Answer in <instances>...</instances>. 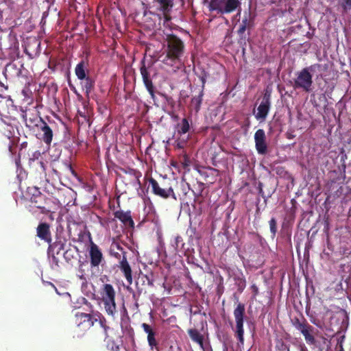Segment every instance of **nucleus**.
Segmentation results:
<instances>
[{
  "label": "nucleus",
  "instance_id": "1",
  "mask_svg": "<svg viewBox=\"0 0 351 351\" xmlns=\"http://www.w3.org/2000/svg\"><path fill=\"white\" fill-rule=\"evenodd\" d=\"M328 68L326 64H313L309 66L302 69L296 73L294 80L293 88L301 89L306 93H311L313 90V73H317V77H322L323 72Z\"/></svg>",
  "mask_w": 351,
  "mask_h": 351
},
{
  "label": "nucleus",
  "instance_id": "2",
  "mask_svg": "<svg viewBox=\"0 0 351 351\" xmlns=\"http://www.w3.org/2000/svg\"><path fill=\"white\" fill-rule=\"evenodd\" d=\"M167 55L163 62L169 66L182 63V57L184 52V44L178 36L173 34H167L166 38Z\"/></svg>",
  "mask_w": 351,
  "mask_h": 351
},
{
  "label": "nucleus",
  "instance_id": "3",
  "mask_svg": "<svg viewBox=\"0 0 351 351\" xmlns=\"http://www.w3.org/2000/svg\"><path fill=\"white\" fill-rule=\"evenodd\" d=\"M101 302L106 313L113 319L116 318L117 314V305L115 302L116 293L112 285L105 284L103 285L101 291Z\"/></svg>",
  "mask_w": 351,
  "mask_h": 351
},
{
  "label": "nucleus",
  "instance_id": "4",
  "mask_svg": "<svg viewBox=\"0 0 351 351\" xmlns=\"http://www.w3.org/2000/svg\"><path fill=\"white\" fill-rule=\"evenodd\" d=\"M245 307L243 303H239L234 309L233 315L235 320V326H232V330L234 333V337L238 340V345L243 346L244 345V321Z\"/></svg>",
  "mask_w": 351,
  "mask_h": 351
},
{
  "label": "nucleus",
  "instance_id": "5",
  "mask_svg": "<svg viewBox=\"0 0 351 351\" xmlns=\"http://www.w3.org/2000/svg\"><path fill=\"white\" fill-rule=\"evenodd\" d=\"M241 2L239 0H210L208 3V10L218 14H227L240 8Z\"/></svg>",
  "mask_w": 351,
  "mask_h": 351
},
{
  "label": "nucleus",
  "instance_id": "6",
  "mask_svg": "<svg viewBox=\"0 0 351 351\" xmlns=\"http://www.w3.org/2000/svg\"><path fill=\"white\" fill-rule=\"evenodd\" d=\"M271 106V93L266 91L257 108V112H254L256 119L260 122L265 121L270 111Z\"/></svg>",
  "mask_w": 351,
  "mask_h": 351
},
{
  "label": "nucleus",
  "instance_id": "7",
  "mask_svg": "<svg viewBox=\"0 0 351 351\" xmlns=\"http://www.w3.org/2000/svg\"><path fill=\"white\" fill-rule=\"evenodd\" d=\"M21 117L23 121L25 123L26 127L29 128H33L38 127L39 123H43V119L39 117L36 113L32 112L31 110H24L21 109Z\"/></svg>",
  "mask_w": 351,
  "mask_h": 351
},
{
  "label": "nucleus",
  "instance_id": "8",
  "mask_svg": "<svg viewBox=\"0 0 351 351\" xmlns=\"http://www.w3.org/2000/svg\"><path fill=\"white\" fill-rule=\"evenodd\" d=\"M69 232L74 241L84 243L90 239V234L84 226L74 224L73 228H69Z\"/></svg>",
  "mask_w": 351,
  "mask_h": 351
},
{
  "label": "nucleus",
  "instance_id": "9",
  "mask_svg": "<svg viewBox=\"0 0 351 351\" xmlns=\"http://www.w3.org/2000/svg\"><path fill=\"white\" fill-rule=\"evenodd\" d=\"M149 183L152 188V191L154 195L164 199H167L170 196H172L173 199H176L173 190L171 187L168 189L161 188L158 182L152 178H149Z\"/></svg>",
  "mask_w": 351,
  "mask_h": 351
},
{
  "label": "nucleus",
  "instance_id": "10",
  "mask_svg": "<svg viewBox=\"0 0 351 351\" xmlns=\"http://www.w3.org/2000/svg\"><path fill=\"white\" fill-rule=\"evenodd\" d=\"M88 255L90 257V266L93 269L98 268L99 265L104 261L103 254L99 247L94 243H91Z\"/></svg>",
  "mask_w": 351,
  "mask_h": 351
},
{
  "label": "nucleus",
  "instance_id": "11",
  "mask_svg": "<svg viewBox=\"0 0 351 351\" xmlns=\"http://www.w3.org/2000/svg\"><path fill=\"white\" fill-rule=\"evenodd\" d=\"M254 142L257 153L261 155H265L267 152V145L265 132L263 129H258L255 132Z\"/></svg>",
  "mask_w": 351,
  "mask_h": 351
},
{
  "label": "nucleus",
  "instance_id": "12",
  "mask_svg": "<svg viewBox=\"0 0 351 351\" xmlns=\"http://www.w3.org/2000/svg\"><path fill=\"white\" fill-rule=\"evenodd\" d=\"M12 99L10 97L0 95V115L8 117L15 110Z\"/></svg>",
  "mask_w": 351,
  "mask_h": 351
},
{
  "label": "nucleus",
  "instance_id": "13",
  "mask_svg": "<svg viewBox=\"0 0 351 351\" xmlns=\"http://www.w3.org/2000/svg\"><path fill=\"white\" fill-rule=\"evenodd\" d=\"M141 327L143 329V331L147 335V342L151 350H153L154 348H157L158 343L156 339V331L152 326L146 323H143L141 324Z\"/></svg>",
  "mask_w": 351,
  "mask_h": 351
},
{
  "label": "nucleus",
  "instance_id": "14",
  "mask_svg": "<svg viewBox=\"0 0 351 351\" xmlns=\"http://www.w3.org/2000/svg\"><path fill=\"white\" fill-rule=\"evenodd\" d=\"M184 243L182 237L177 235L171 238L169 252L172 255H176L178 253H184Z\"/></svg>",
  "mask_w": 351,
  "mask_h": 351
},
{
  "label": "nucleus",
  "instance_id": "15",
  "mask_svg": "<svg viewBox=\"0 0 351 351\" xmlns=\"http://www.w3.org/2000/svg\"><path fill=\"white\" fill-rule=\"evenodd\" d=\"M100 315L101 314L98 312L93 315L89 313L88 315H83V317L85 318V321L81 326L80 328L82 330L86 331L90 329L94 325L95 322L98 321V319H99V322L102 325L103 322L100 319Z\"/></svg>",
  "mask_w": 351,
  "mask_h": 351
},
{
  "label": "nucleus",
  "instance_id": "16",
  "mask_svg": "<svg viewBox=\"0 0 351 351\" xmlns=\"http://www.w3.org/2000/svg\"><path fill=\"white\" fill-rule=\"evenodd\" d=\"M114 217L119 219L124 225L134 227V223L131 216L130 211L117 210L114 213Z\"/></svg>",
  "mask_w": 351,
  "mask_h": 351
},
{
  "label": "nucleus",
  "instance_id": "17",
  "mask_svg": "<svg viewBox=\"0 0 351 351\" xmlns=\"http://www.w3.org/2000/svg\"><path fill=\"white\" fill-rule=\"evenodd\" d=\"M40 130L43 132L40 139L47 145H49L53 139V131L45 121L40 125Z\"/></svg>",
  "mask_w": 351,
  "mask_h": 351
},
{
  "label": "nucleus",
  "instance_id": "18",
  "mask_svg": "<svg viewBox=\"0 0 351 351\" xmlns=\"http://www.w3.org/2000/svg\"><path fill=\"white\" fill-rule=\"evenodd\" d=\"M188 334L191 339L197 343L202 350L206 351V348L204 344V336L197 329L191 328L188 330Z\"/></svg>",
  "mask_w": 351,
  "mask_h": 351
},
{
  "label": "nucleus",
  "instance_id": "19",
  "mask_svg": "<svg viewBox=\"0 0 351 351\" xmlns=\"http://www.w3.org/2000/svg\"><path fill=\"white\" fill-rule=\"evenodd\" d=\"M203 96H204L203 91H199L198 95L193 96L191 98L189 108H190V110L192 112H194L195 114H197L199 112V111L200 110L201 106L202 104V100H203Z\"/></svg>",
  "mask_w": 351,
  "mask_h": 351
},
{
  "label": "nucleus",
  "instance_id": "20",
  "mask_svg": "<svg viewBox=\"0 0 351 351\" xmlns=\"http://www.w3.org/2000/svg\"><path fill=\"white\" fill-rule=\"evenodd\" d=\"M120 268L123 273L126 280L129 284L132 282V269L127 261L125 256H123L122 260L120 261Z\"/></svg>",
  "mask_w": 351,
  "mask_h": 351
},
{
  "label": "nucleus",
  "instance_id": "21",
  "mask_svg": "<svg viewBox=\"0 0 351 351\" xmlns=\"http://www.w3.org/2000/svg\"><path fill=\"white\" fill-rule=\"evenodd\" d=\"M37 236L42 240L51 243L49 226L45 223H40L37 228Z\"/></svg>",
  "mask_w": 351,
  "mask_h": 351
},
{
  "label": "nucleus",
  "instance_id": "22",
  "mask_svg": "<svg viewBox=\"0 0 351 351\" xmlns=\"http://www.w3.org/2000/svg\"><path fill=\"white\" fill-rule=\"evenodd\" d=\"M141 66L140 67V72L143 78V84L145 86L153 84L152 80L150 78L148 69L145 66V60H143L141 62Z\"/></svg>",
  "mask_w": 351,
  "mask_h": 351
},
{
  "label": "nucleus",
  "instance_id": "23",
  "mask_svg": "<svg viewBox=\"0 0 351 351\" xmlns=\"http://www.w3.org/2000/svg\"><path fill=\"white\" fill-rule=\"evenodd\" d=\"M191 128L190 123L186 118L182 119L181 122L177 125V132L180 136H185V134Z\"/></svg>",
  "mask_w": 351,
  "mask_h": 351
},
{
  "label": "nucleus",
  "instance_id": "24",
  "mask_svg": "<svg viewBox=\"0 0 351 351\" xmlns=\"http://www.w3.org/2000/svg\"><path fill=\"white\" fill-rule=\"evenodd\" d=\"M235 285L239 292L242 293L246 287V280L241 271L234 276Z\"/></svg>",
  "mask_w": 351,
  "mask_h": 351
},
{
  "label": "nucleus",
  "instance_id": "25",
  "mask_svg": "<svg viewBox=\"0 0 351 351\" xmlns=\"http://www.w3.org/2000/svg\"><path fill=\"white\" fill-rule=\"evenodd\" d=\"M81 81L82 88L85 90L86 96L88 97L94 87L95 81L89 76L86 77V79H83Z\"/></svg>",
  "mask_w": 351,
  "mask_h": 351
},
{
  "label": "nucleus",
  "instance_id": "26",
  "mask_svg": "<svg viewBox=\"0 0 351 351\" xmlns=\"http://www.w3.org/2000/svg\"><path fill=\"white\" fill-rule=\"evenodd\" d=\"M294 327L299 330L302 334H304L308 330H314V328L307 324L306 322H300L298 319H296L293 322Z\"/></svg>",
  "mask_w": 351,
  "mask_h": 351
},
{
  "label": "nucleus",
  "instance_id": "27",
  "mask_svg": "<svg viewBox=\"0 0 351 351\" xmlns=\"http://www.w3.org/2000/svg\"><path fill=\"white\" fill-rule=\"evenodd\" d=\"M75 73L77 77L80 80H82L83 79H86L88 76L86 74V68L84 65V62L82 60L80 62L75 66Z\"/></svg>",
  "mask_w": 351,
  "mask_h": 351
},
{
  "label": "nucleus",
  "instance_id": "28",
  "mask_svg": "<svg viewBox=\"0 0 351 351\" xmlns=\"http://www.w3.org/2000/svg\"><path fill=\"white\" fill-rule=\"evenodd\" d=\"M160 5V10L162 12H169L171 10L173 2V0H154Z\"/></svg>",
  "mask_w": 351,
  "mask_h": 351
},
{
  "label": "nucleus",
  "instance_id": "29",
  "mask_svg": "<svg viewBox=\"0 0 351 351\" xmlns=\"http://www.w3.org/2000/svg\"><path fill=\"white\" fill-rule=\"evenodd\" d=\"M84 305L86 306V308H84V310L88 311L92 309L91 304L84 297L78 298L76 302H73V307L75 308H82Z\"/></svg>",
  "mask_w": 351,
  "mask_h": 351
},
{
  "label": "nucleus",
  "instance_id": "30",
  "mask_svg": "<svg viewBox=\"0 0 351 351\" xmlns=\"http://www.w3.org/2000/svg\"><path fill=\"white\" fill-rule=\"evenodd\" d=\"M110 254L117 258H120L121 254H124L123 248L118 243L113 242L110 246Z\"/></svg>",
  "mask_w": 351,
  "mask_h": 351
},
{
  "label": "nucleus",
  "instance_id": "31",
  "mask_svg": "<svg viewBox=\"0 0 351 351\" xmlns=\"http://www.w3.org/2000/svg\"><path fill=\"white\" fill-rule=\"evenodd\" d=\"M156 252L158 254V258L162 260L167 258V252L165 247V243L163 242L162 239H159V244L156 247Z\"/></svg>",
  "mask_w": 351,
  "mask_h": 351
},
{
  "label": "nucleus",
  "instance_id": "32",
  "mask_svg": "<svg viewBox=\"0 0 351 351\" xmlns=\"http://www.w3.org/2000/svg\"><path fill=\"white\" fill-rule=\"evenodd\" d=\"M313 330H308L302 335L304 337V339L307 344L308 345H314L315 346H318L316 342L315 337L312 335L311 332H313Z\"/></svg>",
  "mask_w": 351,
  "mask_h": 351
},
{
  "label": "nucleus",
  "instance_id": "33",
  "mask_svg": "<svg viewBox=\"0 0 351 351\" xmlns=\"http://www.w3.org/2000/svg\"><path fill=\"white\" fill-rule=\"evenodd\" d=\"M84 266H85L84 263H80V268L77 272V276L82 280V285L84 286L87 282V278L84 273V269H83Z\"/></svg>",
  "mask_w": 351,
  "mask_h": 351
},
{
  "label": "nucleus",
  "instance_id": "34",
  "mask_svg": "<svg viewBox=\"0 0 351 351\" xmlns=\"http://www.w3.org/2000/svg\"><path fill=\"white\" fill-rule=\"evenodd\" d=\"M339 4L343 12L351 10V0H339Z\"/></svg>",
  "mask_w": 351,
  "mask_h": 351
},
{
  "label": "nucleus",
  "instance_id": "35",
  "mask_svg": "<svg viewBox=\"0 0 351 351\" xmlns=\"http://www.w3.org/2000/svg\"><path fill=\"white\" fill-rule=\"evenodd\" d=\"M189 139V136H180L175 141V147L178 149H182L185 146L187 141Z\"/></svg>",
  "mask_w": 351,
  "mask_h": 351
},
{
  "label": "nucleus",
  "instance_id": "36",
  "mask_svg": "<svg viewBox=\"0 0 351 351\" xmlns=\"http://www.w3.org/2000/svg\"><path fill=\"white\" fill-rule=\"evenodd\" d=\"M269 229L271 233V237L274 239L277 232V222L275 218H271L269 221Z\"/></svg>",
  "mask_w": 351,
  "mask_h": 351
},
{
  "label": "nucleus",
  "instance_id": "37",
  "mask_svg": "<svg viewBox=\"0 0 351 351\" xmlns=\"http://www.w3.org/2000/svg\"><path fill=\"white\" fill-rule=\"evenodd\" d=\"M89 313H77L75 314V323L78 328H81V326L83 324V323L85 321V318L83 317V315H88Z\"/></svg>",
  "mask_w": 351,
  "mask_h": 351
},
{
  "label": "nucleus",
  "instance_id": "38",
  "mask_svg": "<svg viewBox=\"0 0 351 351\" xmlns=\"http://www.w3.org/2000/svg\"><path fill=\"white\" fill-rule=\"evenodd\" d=\"M49 261L51 269H57L59 267L58 259L53 254H49Z\"/></svg>",
  "mask_w": 351,
  "mask_h": 351
},
{
  "label": "nucleus",
  "instance_id": "39",
  "mask_svg": "<svg viewBox=\"0 0 351 351\" xmlns=\"http://www.w3.org/2000/svg\"><path fill=\"white\" fill-rule=\"evenodd\" d=\"M208 76V74L207 73H206L204 71H202V73L200 75H198V77L202 82L200 91L204 92L205 84L206 82V79H207Z\"/></svg>",
  "mask_w": 351,
  "mask_h": 351
},
{
  "label": "nucleus",
  "instance_id": "40",
  "mask_svg": "<svg viewBox=\"0 0 351 351\" xmlns=\"http://www.w3.org/2000/svg\"><path fill=\"white\" fill-rule=\"evenodd\" d=\"M167 12H163L162 18L160 19V23L162 21V25L165 27H169L170 17L167 14Z\"/></svg>",
  "mask_w": 351,
  "mask_h": 351
},
{
  "label": "nucleus",
  "instance_id": "41",
  "mask_svg": "<svg viewBox=\"0 0 351 351\" xmlns=\"http://www.w3.org/2000/svg\"><path fill=\"white\" fill-rule=\"evenodd\" d=\"M277 347L280 351H289V346L283 341H280Z\"/></svg>",
  "mask_w": 351,
  "mask_h": 351
},
{
  "label": "nucleus",
  "instance_id": "42",
  "mask_svg": "<svg viewBox=\"0 0 351 351\" xmlns=\"http://www.w3.org/2000/svg\"><path fill=\"white\" fill-rule=\"evenodd\" d=\"M147 90L149 93L151 97L154 99L155 94H154V86L153 84L145 86Z\"/></svg>",
  "mask_w": 351,
  "mask_h": 351
},
{
  "label": "nucleus",
  "instance_id": "43",
  "mask_svg": "<svg viewBox=\"0 0 351 351\" xmlns=\"http://www.w3.org/2000/svg\"><path fill=\"white\" fill-rule=\"evenodd\" d=\"M63 247H64V244L61 242H58V243H54L53 245H50L49 248L53 247L54 249H57V251L58 253L60 250H63Z\"/></svg>",
  "mask_w": 351,
  "mask_h": 351
},
{
  "label": "nucleus",
  "instance_id": "44",
  "mask_svg": "<svg viewBox=\"0 0 351 351\" xmlns=\"http://www.w3.org/2000/svg\"><path fill=\"white\" fill-rule=\"evenodd\" d=\"M263 184L262 182H258V194L263 197L265 199L267 198L265 195V193H264V191H263Z\"/></svg>",
  "mask_w": 351,
  "mask_h": 351
},
{
  "label": "nucleus",
  "instance_id": "45",
  "mask_svg": "<svg viewBox=\"0 0 351 351\" xmlns=\"http://www.w3.org/2000/svg\"><path fill=\"white\" fill-rule=\"evenodd\" d=\"M249 16L250 14H247L246 13H245L244 17L242 19L241 25H244L245 27L247 26L249 23Z\"/></svg>",
  "mask_w": 351,
  "mask_h": 351
},
{
  "label": "nucleus",
  "instance_id": "46",
  "mask_svg": "<svg viewBox=\"0 0 351 351\" xmlns=\"http://www.w3.org/2000/svg\"><path fill=\"white\" fill-rule=\"evenodd\" d=\"M250 288L254 293V296L258 294V288L255 284L252 285Z\"/></svg>",
  "mask_w": 351,
  "mask_h": 351
},
{
  "label": "nucleus",
  "instance_id": "47",
  "mask_svg": "<svg viewBox=\"0 0 351 351\" xmlns=\"http://www.w3.org/2000/svg\"><path fill=\"white\" fill-rule=\"evenodd\" d=\"M120 313H121V317H124L125 315H127V309L125 307V305L124 304H122V306L121 308H120Z\"/></svg>",
  "mask_w": 351,
  "mask_h": 351
},
{
  "label": "nucleus",
  "instance_id": "48",
  "mask_svg": "<svg viewBox=\"0 0 351 351\" xmlns=\"http://www.w3.org/2000/svg\"><path fill=\"white\" fill-rule=\"evenodd\" d=\"M246 28L247 27L244 26V25H240V27L238 29V34L239 35H242L246 30Z\"/></svg>",
  "mask_w": 351,
  "mask_h": 351
},
{
  "label": "nucleus",
  "instance_id": "49",
  "mask_svg": "<svg viewBox=\"0 0 351 351\" xmlns=\"http://www.w3.org/2000/svg\"><path fill=\"white\" fill-rule=\"evenodd\" d=\"M134 176L136 178V182L138 184V185L141 186V182L139 180V177L141 176L140 172H134Z\"/></svg>",
  "mask_w": 351,
  "mask_h": 351
},
{
  "label": "nucleus",
  "instance_id": "50",
  "mask_svg": "<svg viewBox=\"0 0 351 351\" xmlns=\"http://www.w3.org/2000/svg\"><path fill=\"white\" fill-rule=\"evenodd\" d=\"M43 282L45 285H51V287H53L55 289L56 291L58 293L57 289L56 288V287L54 286V285L53 283H51V282L45 281L44 280H43Z\"/></svg>",
  "mask_w": 351,
  "mask_h": 351
},
{
  "label": "nucleus",
  "instance_id": "51",
  "mask_svg": "<svg viewBox=\"0 0 351 351\" xmlns=\"http://www.w3.org/2000/svg\"><path fill=\"white\" fill-rule=\"evenodd\" d=\"M111 350H112V351H119V346H115V345L114 344V343H112V347H111Z\"/></svg>",
  "mask_w": 351,
  "mask_h": 351
},
{
  "label": "nucleus",
  "instance_id": "52",
  "mask_svg": "<svg viewBox=\"0 0 351 351\" xmlns=\"http://www.w3.org/2000/svg\"><path fill=\"white\" fill-rule=\"evenodd\" d=\"M236 11H237V16H239L241 15V5L240 6V8H237Z\"/></svg>",
  "mask_w": 351,
  "mask_h": 351
},
{
  "label": "nucleus",
  "instance_id": "53",
  "mask_svg": "<svg viewBox=\"0 0 351 351\" xmlns=\"http://www.w3.org/2000/svg\"><path fill=\"white\" fill-rule=\"evenodd\" d=\"M300 351H308V350L307 348L304 345H302L301 346Z\"/></svg>",
  "mask_w": 351,
  "mask_h": 351
},
{
  "label": "nucleus",
  "instance_id": "54",
  "mask_svg": "<svg viewBox=\"0 0 351 351\" xmlns=\"http://www.w3.org/2000/svg\"><path fill=\"white\" fill-rule=\"evenodd\" d=\"M31 200L32 202H35L36 204L37 203V201L36 200V197H32Z\"/></svg>",
  "mask_w": 351,
  "mask_h": 351
},
{
  "label": "nucleus",
  "instance_id": "55",
  "mask_svg": "<svg viewBox=\"0 0 351 351\" xmlns=\"http://www.w3.org/2000/svg\"><path fill=\"white\" fill-rule=\"evenodd\" d=\"M36 207L38 208H40V209L44 208L43 206H41L40 205L36 206Z\"/></svg>",
  "mask_w": 351,
  "mask_h": 351
},
{
  "label": "nucleus",
  "instance_id": "56",
  "mask_svg": "<svg viewBox=\"0 0 351 351\" xmlns=\"http://www.w3.org/2000/svg\"><path fill=\"white\" fill-rule=\"evenodd\" d=\"M68 253H69V252H68V251H66V252H65V254H64V257H65V258H66V255L68 254Z\"/></svg>",
  "mask_w": 351,
  "mask_h": 351
},
{
  "label": "nucleus",
  "instance_id": "57",
  "mask_svg": "<svg viewBox=\"0 0 351 351\" xmlns=\"http://www.w3.org/2000/svg\"><path fill=\"white\" fill-rule=\"evenodd\" d=\"M1 19H2V14H1V12L0 11V21H1Z\"/></svg>",
  "mask_w": 351,
  "mask_h": 351
},
{
  "label": "nucleus",
  "instance_id": "58",
  "mask_svg": "<svg viewBox=\"0 0 351 351\" xmlns=\"http://www.w3.org/2000/svg\"><path fill=\"white\" fill-rule=\"evenodd\" d=\"M322 339L324 341V343H325V341H326V339L325 337H322Z\"/></svg>",
  "mask_w": 351,
  "mask_h": 351
},
{
  "label": "nucleus",
  "instance_id": "59",
  "mask_svg": "<svg viewBox=\"0 0 351 351\" xmlns=\"http://www.w3.org/2000/svg\"><path fill=\"white\" fill-rule=\"evenodd\" d=\"M135 306L138 308V305L137 302L135 304Z\"/></svg>",
  "mask_w": 351,
  "mask_h": 351
},
{
  "label": "nucleus",
  "instance_id": "60",
  "mask_svg": "<svg viewBox=\"0 0 351 351\" xmlns=\"http://www.w3.org/2000/svg\"><path fill=\"white\" fill-rule=\"evenodd\" d=\"M70 169H71V167H70ZM71 171H72V173H73V174H74V171H73L72 169H71Z\"/></svg>",
  "mask_w": 351,
  "mask_h": 351
},
{
  "label": "nucleus",
  "instance_id": "61",
  "mask_svg": "<svg viewBox=\"0 0 351 351\" xmlns=\"http://www.w3.org/2000/svg\"><path fill=\"white\" fill-rule=\"evenodd\" d=\"M0 85L2 86H4L3 84H2L1 82H0Z\"/></svg>",
  "mask_w": 351,
  "mask_h": 351
},
{
  "label": "nucleus",
  "instance_id": "62",
  "mask_svg": "<svg viewBox=\"0 0 351 351\" xmlns=\"http://www.w3.org/2000/svg\"><path fill=\"white\" fill-rule=\"evenodd\" d=\"M2 0H0V1H1Z\"/></svg>",
  "mask_w": 351,
  "mask_h": 351
}]
</instances>
